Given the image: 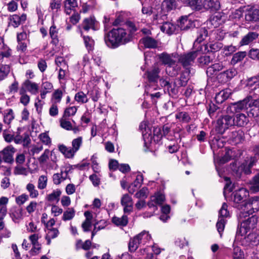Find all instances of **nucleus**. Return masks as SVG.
Here are the masks:
<instances>
[{
    "instance_id": "f257e3e1",
    "label": "nucleus",
    "mask_w": 259,
    "mask_h": 259,
    "mask_svg": "<svg viewBox=\"0 0 259 259\" xmlns=\"http://www.w3.org/2000/svg\"><path fill=\"white\" fill-rule=\"evenodd\" d=\"M243 206L244 208L241 207L242 210L237 214L238 225L236 233V236L245 235L247 232L256 228L257 225V217L256 215H253L250 217L249 216L259 210V201L253 200L250 203H245Z\"/></svg>"
},
{
    "instance_id": "f03ea898",
    "label": "nucleus",
    "mask_w": 259,
    "mask_h": 259,
    "mask_svg": "<svg viewBox=\"0 0 259 259\" xmlns=\"http://www.w3.org/2000/svg\"><path fill=\"white\" fill-rule=\"evenodd\" d=\"M131 39V34H127L125 28L121 27L113 28L104 36L106 45L111 49L117 48L128 42Z\"/></svg>"
},
{
    "instance_id": "7ed1b4c3",
    "label": "nucleus",
    "mask_w": 259,
    "mask_h": 259,
    "mask_svg": "<svg viewBox=\"0 0 259 259\" xmlns=\"http://www.w3.org/2000/svg\"><path fill=\"white\" fill-rule=\"evenodd\" d=\"M160 59L164 64L167 65L166 71L169 75L174 76L178 74L181 67L176 65V60L173 55L162 53L160 56Z\"/></svg>"
},
{
    "instance_id": "20e7f679",
    "label": "nucleus",
    "mask_w": 259,
    "mask_h": 259,
    "mask_svg": "<svg viewBox=\"0 0 259 259\" xmlns=\"http://www.w3.org/2000/svg\"><path fill=\"white\" fill-rule=\"evenodd\" d=\"M202 47L198 46L196 50L184 54L179 56L178 61L181 64L184 69L192 70L191 66L193 64L195 58L198 56V54L201 51Z\"/></svg>"
},
{
    "instance_id": "39448f33",
    "label": "nucleus",
    "mask_w": 259,
    "mask_h": 259,
    "mask_svg": "<svg viewBox=\"0 0 259 259\" xmlns=\"http://www.w3.org/2000/svg\"><path fill=\"white\" fill-rule=\"evenodd\" d=\"M248 195V191L243 188L234 191L233 193L232 199L235 203V207L242 210L241 207H243V208H244L243 206L245 205V203H250L253 200H258L257 198H253L252 199L249 200L248 201H246L247 196Z\"/></svg>"
},
{
    "instance_id": "423d86ee",
    "label": "nucleus",
    "mask_w": 259,
    "mask_h": 259,
    "mask_svg": "<svg viewBox=\"0 0 259 259\" xmlns=\"http://www.w3.org/2000/svg\"><path fill=\"white\" fill-rule=\"evenodd\" d=\"M151 236L148 232L143 231L131 239L128 243V249L131 252L135 251L140 244H145L150 240Z\"/></svg>"
},
{
    "instance_id": "0eeeda50",
    "label": "nucleus",
    "mask_w": 259,
    "mask_h": 259,
    "mask_svg": "<svg viewBox=\"0 0 259 259\" xmlns=\"http://www.w3.org/2000/svg\"><path fill=\"white\" fill-rule=\"evenodd\" d=\"M234 125L233 117L230 115H224L219 118L215 126L216 132L220 134H223L230 126Z\"/></svg>"
},
{
    "instance_id": "6e6552de",
    "label": "nucleus",
    "mask_w": 259,
    "mask_h": 259,
    "mask_svg": "<svg viewBox=\"0 0 259 259\" xmlns=\"http://www.w3.org/2000/svg\"><path fill=\"white\" fill-rule=\"evenodd\" d=\"M243 16L247 23H253L259 21V9L254 7H247L243 10Z\"/></svg>"
},
{
    "instance_id": "1a4fd4ad",
    "label": "nucleus",
    "mask_w": 259,
    "mask_h": 259,
    "mask_svg": "<svg viewBox=\"0 0 259 259\" xmlns=\"http://www.w3.org/2000/svg\"><path fill=\"white\" fill-rule=\"evenodd\" d=\"M249 98H244L243 100L238 102L237 103L231 104L229 107L227 108L228 111L230 110L231 112H238L239 111L244 109H247L248 107H250L251 109L252 103L253 101H250Z\"/></svg>"
},
{
    "instance_id": "9d476101",
    "label": "nucleus",
    "mask_w": 259,
    "mask_h": 259,
    "mask_svg": "<svg viewBox=\"0 0 259 259\" xmlns=\"http://www.w3.org/2000/svg\"><path fill=\"white\" fill-rule=\"evenodd\" d=\"M237 74L236 69L231 68L219 73L217 76V78L219 82L225 83L231 80Z\"/></svg>"
},
{
    "instance_id": "9b49d317",
    "label": "nucleus",
    "mask_w": 259,
    "mask_h": 259,
    "mask_svg": "<svg viewBox=\"0 0 259 259\" xmlns=\"http://www.w3.org/2000/svg\"><path fill=\"white\" fill-rule=\"evenodd\" d=\"M15 151V148L12 146H9L0 151V163L4 161L7 163L13 161V154Z\"/></svg>"
},
{
    "instance_id": "f8f14e48",
    "label": "nucleus",
    "mask_w": 259,
    "mask_h": 259,
    "mask_svg": "<svg viewBox=\"0 0 259 259\" xmlns=\"http://www.w3.org/2000/svg\"><path fill=\"white\" fill-rule=\"evenodd\" d=\"M243 243L248 246H256L259 244V235L257 231L249 233L244 238Z\"/></svg>"
},
{
    "instance_id": "ddd939ff",
    "label": "nucleus",
    "mask_w": 259,
    "mask_h": 259,
    "mask_svg": "<svg viewBox=\"0 0 259 259\" xmlns=\"http://www.w3.org/2000/svg\"><path fill=\"white\" fill-rule=\"evenodd\" d=\"M249 87V95L247 97H253L258 96L259 97V76L257 77H254L250 78L247 83Z\"/></svg>"
},
{
    "instance_id": "4468645a",
    "label": "nucleus",
    "mask_w": 259,
    "mask_h": 259,
    "mask_svg": "<svg viewBox=\"0 0 259 259\" xmlns=\"http://www.w3.org/2000/svg\"><path fill=\"white\" fill-rule=\"evenodd\" d=\"M165 200V196L161 192L156 193L150 198V201L148 202L147 205L150 208H153L155 210L157 209V205H161Z\"/></svg>"
},
{
    "instance_id": "2eb2a0df",
    "label": "nucleus",
    "mask_w": 259,
    "mask_h": 259,
    "mask_svg": "<svg viewBox=\"0 0 259 259\" xmlns=\"http://www.w3.org/2000/svg\"><path fill=\"white\" fill-rule=\"evenodd\" d=\"M191 70L184 69L181 73L180 76L175 79L174 84L175 87L179 88L187 85L188 80L190 79Z\"/></svg>"
},
{
    "instance_id": "dca6fc26",
    "label": "nucleus",
    "mask_w": 259,
    "mask_h": 259,
    "mask_svg": "<svg viewBox=\"0 0 259 259\" xmlns=\"http://www.w3.org/2000/svg\"><path fill=\"white\" fill-rule=\"evenodd\" d=\"M123 207V212L125 214H130L133 210V202L132 197L127 194H124L120 201Z\"/></svg>"
},
{
    "instance_id": "f3484780",
    "label": "nucleus",
    "mask_w": 259,
    "mask_h": 259,
    "mask_svg": "<svg viewBox=\"0 0 259 259\" xmlns=\"http://www.w3.org/2000/svg\"><path fill=\"white\" fill-rule=\"evenodd\" d=\"M181 30H187L193 27V22L189 18V15L181 16L178 24Z\"/></svg>"
},
{
    "instance_id": "a211bd4d",
    "label": "nucleus",
    "mask_w": 259,
    "mask_h": 259,
    "mask_svg": "<svg viewBox=\"0 0 259 259\" xmlns=\"http://www.w3.org/2000/svg\"><path fill=\"white\" fill-rule=\"evenodd\" d=\"M257 32L249 31L243 36L239 44L241 46L248 45L255 41L258 37Z\"/></svg>"
},
{
    "instance_id": "6ab92c4d",
    "label": "nucleus",
    "mask_w": 259,
    "mask_h": 259,
    "mask_svg": "<svg viewBox=\"0 0 259 259\" xmlns=\"http://www.w3.org/2000/svg\"><path fill=\"white\" fill-rule=\"evenodd\" d=\"M26 17L25 14H23L20 16L16 14L11 15L9 18V25L14 28L18 27L22 23L26 21Z\"/></svg>"
},
{
    "instance_id": "aec40b11",
    "label": "nucleus",
    "mask_w": 259,
    "mask_h": 259,
    "mask_svg": "<svg viewBox=\"0 0 259 259\" xmlns=\"http://www.w3.org/2000/svg\"><path fill=\"white\" fill-rule=\"evenodd\" d=\"M97 21L96 20L94 16H91L88 18H85L82 24L81 27L85 31H89L90 29L96 30Z\"/></svg>"
},
{
    "instance_id": "412c9836",
    "label": "nucleus",
    "mask_w": 259,
    "mask_h": 259,
    "mask_svg": "<svg viewBox=\"0 0 259 259\" xmlns=\"http://www.w3.org/2000/svg\"><path fill=\"white\" fill-rule=\"evenodd\" d=\"M202 6L206 10L215 11L220 9V4L219 0H204Z\"/></svg>"
},
{
    "instance_id": "4be33fe9",
    "label": "nucleus",
    "mask_w": 259,
    "mask_h": 259,
    "mask_svg": "<svg viewBox=\"0 0 259 259\" xmlns=\"http://www.w3.org/2000/svg\"><path fill=\"white\" fill-rule=\"evenodd\" d=\"M234 125L244 126L249 122L248 117L243 113H237L233 118Z\"/></svg>"
},
{
    "instance_id": "5701e85b",
    "label": "nucleus",
    "mask_w": 259,
    "mask_h": 259,
    "mask_svg": "<svg viewBox=\"0 0 259 259\" xmlns=\"http://www.w3.org/2000/svg\"><path fill=\"white\" fill-rule=\"evenodd\" d=\"M224 68L225 66L223 65V62L215 63L207 67L206 74L209 76L217 75L219 71H222Z\"/></svg>"
},
{
    "instance_id": "b1692460",
    "label": "nucleus",
    "mask_w": 259,
    "mask_h": 259,
    "mask_svg": "<svg viewBox=\"0 0 259 259\" xmlns=\"http://www.w3.org/2000/svg\"><path fill=\"white\" fill-rule=\"evenodd\" d=\"M159 68L157 67H154L151 70L146 71L145 75H147V77L149 82L155 83L157 82V80L159 78Z\"/></svg>"
},
{
    "instance_id": "393cba45",
    "label": "nucleus",
    "mask_w": 259,
    "mask_h": 259,
    "mask_svg": "<svg viewBox=\"0 0 259 259\" xmlns=\"http://www.w3.org/2000/svg\"><path fill=\"white\" fill-rule=\"evenodd\" d=\"M23 85L32 95H36L39 92V87L37 83L26 79L23 82Z\"/></svg>"
},
{
    "instance_id": "a878e982",
    "label": "nucleus",
    "mask_w": 259,
    "mask_h": 259,
    "mask_svg": "<svg viewBox=\"0 0 259 259\" xmlns=\"http://www.w3.org/2000/svg\"><path fill=\"white\" fill-rule=\"evenodd\" d=\"M140 42L144 45L146 48L155 49L158 47V41L150 36H146L141 38Z\"/></svg>"
},
{
    "instance_id": "bb28decb",
    "label": "nucleus",
    "mask_w": 259,
    "mask_h": 259,
    "mask_svg": "<svg viewBox=\"0 0 259 259\" xmlns=\"http://www.w3.org/2000/svg\"><path fill=\"white\" fill-rule=\"evenodd\" d=\"M207 35L208 31L207 29L205 27H201L198 29L197 31V37L194 42V46L197 48L198 47H197V45L203 41L207 36Z\"/></svg>"
},
{
    "instance_id": "cd10ccee",
    "label": "nucleus",
    "mask_w": 259,
    "mask_h": 259,
    "mask_svg": "<svg viewBox=\"0 0 259 259\" xmlns=\"http://www.w3.org/2000/svg\"><path fill=\"white\" fill-rule=\"evenodd\" d=\"M177 7L176 0H164L161 4V11L168 12L175 10Z\"/></svg>"
},
{
    "instance_id": "c85d7f7f",
    "label": "nucleus",
    "mask_w": 259,
    "mask_h": 259,
    "mask_svg": "<svg viewBox=\"0 0 259 259\" xmlns=\"http://www.w3.org/2000/svg\"><path fill=\"white\" fill-rule=\"evenodd\" d=\"M184 4L190 7L193 10L199 11L203 9L201 0H185Z\"/></svg>"
},
{
    "instance_id": "c756f323",
    "label": "nucleus",
    "mask_w": 259,
    "mask_h": 259,
    "mask_svg": "<svg viewBox=\"0 0 259 259\" xmlns=\"http://www.w3.org/2000/svg\"><path fill=\"white\" fill-rule=\"evenodd\" d=\"M58 148L59 151L68 158H72L76 153L71 147H67L64 145H60Z\"/></svg>"
},
{
    "instance_id": "7c9ffc66",
    "label": "nucleus",
    "mask_w": 259,
    "mask_h": 259,
    "mask_svg": "<svg viewBox=\"0 0 259 259\" xmlns=\"http://www.w3.org/2000/svg\"><path fill=\"white\" fill-rule=\"evenodd\" d=\"M170 132V126L168 124H165L163 126L162 131L160 128H156L154 130V135H156L158 137H162L163 136H168Z\"/></svg>"
},
{
    "instance_id": "2f4dec72",
    "label": "nucleus",
    "mask_w": 259,
    "mask_h": 259,
    "mask_svg": "<svg viewBox=\"0 0 259 259\" xmlns=\"http://www.w3.org/2000/svg\"><path fill=\"white\" fill-rule=\"evenodd\" d=\"M81 35L82 36L85 48L88 50V52H90L94 49L95 42L94 39L89 36L83 35L81 30H80Z\"/></svg>"
},
{
    "instance_id": "473e14b6",
    "label": "nucleus",
    "mask_w": 259,
    "mask_h": 259,
    "mask_svg": "<svg viewBox=\"0 0 259 259\" xmlns=\"http://www.w3.org/2000/svg\"><path fill=\"white\" fill-rule=\"evenodd\" d=\"M3 121L8 125V127L10 126V123L14 118V113L11 109H9L4 111L3 113Z\"/></svg>"
},
{
    "instance_id": "72a5a7b5",
    "label": "nucleus",
    "mask_w": 259,
    "mask_h": 259,
    "mask_svg": "<svg viewBox=\"0 0 259 259\" xmlns=\"http://www.w3.org/2000/svg\"><path fill=\"white\" fill-rule=\"evenodd\" d=\"M53 85L51 83L46 81L42 82L40 89V95L41 97L45 96L47 93H51L53 90Z\"/></svg>"
},
{
    "instance_id": "f704fd0d",
    "label": "nucleus",
    "mask_w": 259,
    "mask_h": 259,
    "mask_svg": "<svg viewBox=\"0 0 259 259\" xmlns=\"http://www.w3.org/2000/svg\"><path fill=\"white\" fill-rule=\"evenodd\" d=\"M217 98H211L210 103L209 104L208 112L211 118H214L215 117V112L220 108L217 105L214 104V102H217Z\"/></svg>"
},
{
    "instance_id": "c9c22d12",
    "label": "nucleus",
    "mask_w": 259,
    "mask_h": 259,
    "mask_svg": "<svg viewBox=\"0 0 259 259\" xmlns=\"http://www.w3.org/2000/svg\"><path fill=\"white\" fill-rule=\"evenodd\" d=\"M160 29L163 32L168 34H171L175 31V26L171 23L165 21L163 23L162 25L160 27Z\"/></svg>"
},
{
    "instance_id": "e433bc0d",
    "label": "nucleus",
    "mask_w": 259,
    "mask_h": 259,
    "mask_svg": "<svg viewBox=\"0 0 259 259\" xmlns=\"http://www.w3.org/2000/svg\"><path fill=\"white\" fill-rule=\"evenodd\" d=\"M61 193V191L60 189H57L53 190L52 193L48 195L46 197V199L49 202L56 201L58 202L60 200Z\"/></svg>"
},
{
    "instance_id": "4c0bfd02",
    "label": "nucleus",
    "mask_w": 259,
    "mask_h": 259,
    "mask_svg": "<svg viewBox=\"0 0 259 259\" xmlns=\"http://www.w3.org/2000/svg\"><path fill=\"white\" fill-rule=\"evenodd\" d=\"M112 221L116 226H125L128 223V218L126 214L123 215L121 218L114 217Z\"/></svg>"
},
{
    "instance_id": "58836bf2",
    "label": "nucleus",
    "mask_w": 259,
    "mask_h": 259,
    "mask_svg": "<svg viewBox=\"0 0 259 259\" xmlns=\"http://www.w3.org/2000/svg\"><path fill=\"white\" fill-rule=\"evenodd\" d=\"M63 175L64 174L62 170H61L60 173L54 174L53 176V181L54 184L55 185H59L62 182L66 180L68 175V171L65 170V177H64Z\"/></svg>"
},
{
    "instance_id": "ea45409f",
    "label": "nucleus",
    "mask_w": 259,
    "mask_h": 259,
    "mask_svg": "<svg viewBox=\"0 0 259 259\" xmlns=\"http://www.w3.org/2000/svg\"><path fill=\"white\" fill-rule=\"evenodd\" d=\"M249 113L254 117L259 118V98L254 100Z\"/></svg>"
},
{
    "instance_id": "a19ab883",
    "label": "nucleus",
    "mask_w": 259,
    "mask_h": 259,
    "mask_svg": "<svg viewBox=\"0 0 259 259\" xmlns=\"http://www.w3.org/2000/svg\"><path fill=\"white\" fill-rule=\"evenodd\" d=\"M204 47L207 49L208 52H215L219 51L223 47V44L217 41L207 44Z\"/></svg>"
},
{
    "instance_id": "79ce46f5",
    "label": "nucleus",
    "mask_w": 259,
    "mask_h": 259,
    "mask_svg": "<svg viewBox=\"0 0 259 259\" xmlns=\"http://www.w3.org/2000/svg\"><path fill=\"white\" fill-rule=\"evenodd\" d=\"M246 52H238L234 54L231 61L232 65H235L239 62H241L246 57Z\"/></svg>"
},
{
    "instance_id": "37998d69",
    "label": "nucleus",
    "mask_w": 259,
    "mask_h": 259,
    "mask_svg": "<svg viewBox=\"0 0 259 259\" xmlns=\"http://www.w3.org/2000/svg\"><path fill=\"white\" fill-rule=\"evenodd\" d=\"M49 34L51 38H52V42L56 45L59 42V39L58 37V30L56 26L52 25L49 30Z\"/></svg>"
},
{
    "instance_id": "c03bdc74",
    "label": "nucleus",
    "mask_w": 259,
    "mask_h": 259,
    "mask_svg": "<svg viewBox=\"0 0 259 259\" xmlns=\"http://www.w3.org/2000/svg\"><path fill=\"white\" fill-rule=\"evenodd\" d=\"M250 190L253 192L259 191V172L255 175L250 182Z\"/></svg>"
},
{
    "instance_id": "a18cd8bd",
    "label": "nucleus",
    "mask_w": 259,
    "mask_h": 259,
    "mask_svg": "<svg viewBox=\"0 0 259 259\" xmlns=\"http://www.w3.org/2000/svg\"><path fill=\"white\" fill-rule=\"evenodd\" d=\"M83 138L82 137H78L74 139L71 143L72 149L76 153L82 145Z\"/></svg>"
},
{
    "instance_id": "49530a36",
    "label": "nucleus",
    "mask_w": 259,
    "mask_h": 259,
    "mask_svg": "<svg viewBox=\"0 0 259 259\" xmlns=\"http://www.w3.org/2000/svg\"><path fill=\"white\" fill-rule=\"evenodd\" d=\"M231 138L236 143L241 142L244 138V133L242 130L234 131L231 134Z\"/></svg>"
},
{
    "instance_id": "de8ad7c7",
    "label": "nucleus",
    "mask_w": 259,
    "mask_h": 259,
    "mask_svg": "<svg viewBox=\"0 0 259 259\" xmlns=\"http://www.w3.org/2000/svg\"><path fill=\"white\" fill-rule=\"evenodd\" d=\"M26 190L29 193V196L32 198H36L38 195V191L35 189V186L32 183H28L26 185Z\"/></svg>"
},
{
    "instance_id": "09e8293b",
    "label": "nucleus",
    "mask_w": 259,
    "mask_h": 259,
    "mask_svg": "<svg viewBox=\"0 0 259 259\" xmlns=\"http://www.w3.org/2000/svg\"><path fill=\"white\" fill-rule=\"evenodd\" d=\"M176 118L183 122L188 123L191 120V117L186 112H180L176 114Z\"/></svg>"
},
{
    "instance_id": "8fccbe9b",
    "label": "nucleus",
    "mask_w": 259,
    "mask_h": 259,
    "mask_svg": "<svg viewBox=\"0 0 259 259\" xmlns=\"http://www.w3.org/2000/svg\"><path fill=\"white\" fill-rule=\"evenodd\" d=\"M10 214L13 220L16 222V221L19 220L22 218V209L16 208H13L11 210Z\"/></svg>"
},
{
    "instance_id": "3c124183",
    "label": "nucleus",
    "mask_w": 259,
    "mask_h": 259,
    "mask_svg": "<svg viewBox=\"0 0 259 259\" xmlns=\"http://www.w3.org/2000/svg\"><path fill=\"white\" fill-rule=\"evenodd\" d=\"M75 210L73 208H68L63 213L62 220L64 221L70 220L72 219L75 215Z\"/></svg>"
},
{
    "instance_id": "603ef678",
    "label": "nucleus",
    "mask_w": 259,
    "mask_h": 259,
    "mask_svg": "<svg viewBox=\"0 0 259 259\" xmlns=\"http://www.w3.org/2000/svg\"><path fill=\"white\" fill-rule=\"evenodd\" d=\"M230 217L229 212L228 210V205L226 203H223L219 212V218H227Z\"/></svg>"
},
{
    "instance_id": "864d4df0",
    "label": "nucleus",
    "mask_w": 259,
    "mask_h": 259,
    "mask_svg": "<svg viewBox=\"0 0 259 259\" xmlns=\"http://www.w3.org/2000/svg\"><path fill=\"white\" fill-rule=\"evenodd\" d=\"M10 72V67L8 65L0 64V80L5 78Z\"/></svg>"
},
{
    "instance_id": "5fc2aeb1",
    "label": "nucleus",
    "mask_w": 259,
    "mask_h": 259,
    "mask_svg": "<svg viewBox=\"0 0 259 259\" xmlns=\"http://www.w3.org/2000/svg\"><path fill=\"white\" fill-rule=\"evenodd\" d=\"M123 28H127L128 30V33L127 34H131L132 36V34L137 30V27L135 24L131 21H126L123 25Z\"/></svg>"
},
{
    "instance_id": "6e6d98bb",
    "label": "nucleus",
    "mask_w": 259,
    "mask_h": 259,
    "mask_svg": "<svg viewBox=\"0 0 259 259\" xmlns=\"http://www.w3.org/2000/svg\"><path fill=\"white\" fill-rule=\"evenodd\" d=\"M234 156L233 151L232 150H227L225 155L222 157L219 161L220 164H224L230 161Z\"/></svg>"
},
{
    "instance_id": "4d7b16f0",
    "label": "nucleus",
    "mask_w": 259,
    "mask_h": 259,
    "mask_svg": "<svg viewBox=\"0 0 259 259\" xmlns=\"http://www.w3.org/2000/svg\"><path fill=\"white\" fill-rule=\"evenodd\" d=\"M226 223V220L225 219L219 218L218 221L216 224V227L221 236H222V233L224 231Z\"/></svg>"
},
{
    "instance_id": "13d9d810",
    "label": "nucleus",
    "mask_w": 259,
    "mask_h": 259,
    "mask_svg": "<svg viewBox=\"0 0 259 259\" xmlns=\"http://www.w3.org/2000/svg\"><path fill=\"white\" fill-rule=\"evenodd\" d=\"M61 126L67 131H71L72 129V125L70 121L68 120L67 117H63L60 119Z\"/></svg>"
},
{
    "instance_id": "bf43d9fd",
    "label": "nucleus",
    "mask_w": 259,
    "mask_h": 259,
    "mask_svg": "<svg viewBox=\"0 0 259 259\" xmlns=\"http://www.w3.org/2000/svg\"><path fill=\"white\" fill-rule=\"evenodd\" d=\"M10 126L8 127V128H6L4 130L3 135L5 140L7 142H11L14 139V136L13 134H11V132L9 130L10 128Z\"/></svg>"
},
{
    "instance_id": "052dcab7",
    "label": "nucleus",
    "mask_w": 259,
    "mask_h": 259,
    "mask_svg": "<svg viewBox=\"0 0 259 259\" xmlns=\"http://www.w3.org/2000/svg\"><path fill=\"white\" fill-rule=\"evenodd\" d=\"M48 178L44 175L40 176L38 180L37 188L39 189L42 190L46 188L47 185Z\"/></svg>"
},
{
    "instance_id": "680f3d73",
    "label": "nucleus",
    "mask_w": 259,
    "mask_h": 259,
    "mask_svg": "<svg viewBox=\"0 0 259 259\" xmlns=\"http://www.w3.org/2000/svg\"><path fill=\"white\" fill-rule=\"evenodd\" d=\"M159 81H160V84L161 85V86L162 87H164V92H165V90H166L168 93V95L169 96H171V94H170V91H169V89H170V91L172 93L173 92L172 91L173 90L171 89V85H170L169 81L166 79L161 78V79H160Z\"/></svg>"
},
{
    "instance_id": "e2e57ef3",
    "label": "nucleus",
    "mask_w": 259,
    "mask_h": 259,
    "mask_svg": "<svg viewBox=\"0 0 259 259\" xmlns=\"http://www.w3.org/2000/svg\"><path fill=\"white\" fill-rule=\"evenodd\" d=\"M59 233V232L57 229L54 228H48L47 233L46 236L52 239H54L58 236Z\"/></svg>"
},
{
    "instance_id": "0e129e2a",
    "label": "nucleus",
    "mask_w": 259,
    "mask_h": 259,
    "mask_svg": "<svg viewBox=\"0 0 259 259\" xmlns=\"http://www.w3.org/2000/svg\"><path fill=\"white\" fill-rule=\"evenodd\" d=\"M50 151L49 149H46L41 155L38 158L40 164H44L49 159Z\"/></svg>"
},
{
    "instance_id": "69168bd1",
    "label": "nucleus",
    "mask_w": 259,
    "mask_h": 259,
    "mask_svg": "<svg viewBox=\"0 0 259 259\" xmlns=\"http://www.w3.org/2000/svg\"><path fill=\"white\" fill-rule=\"evenodd\" d=\"M248 55L251 59L259 61V49H251L249 52Z\"/></svg>"
},
{
    "instance_id": "338daca9",
    "label": "nucleus",
    "mask_w": 259,
    "mask_h": 259,
    "mask_svg": "<svg viewBox=\"0 0 259 259\" xmlns=\"http://www.w3.org/2000/svg\"><path fill=\"white\" fill-rule=\"evenodd\" d=\"M76 111L77 109L75 106L69 107L65 110L63 117L67 118L69 116H73L75 114Z\"/></svg>"
},
{
    "instance_id": "774afa93",
    "label": "nucleus",
    "mask_w": 259,
    "mask_h": 259,
    "mask_svg": "<svg viewBox=\"0 0 259 259\" xmlns=\"http://www.w3.org/2000/svg\"><path fill=\"white\" fill-rule=\"evenodd\" d=\"M148 189L146 187H143L139 191L135 194V197L137 198H144L147 197Z\"/></svg>"
}]
</instances>
